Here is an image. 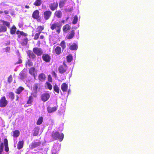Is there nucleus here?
<instances>
[{
  "label": "nucleus",
  "mask_w": 154,
  "mask_h": 154,
  "mask_svg": "<svg viewBox=\"0 0 154 154\" xmlns=\"http://www.w3.org/2000/svg\"><path fill=\"white\" fill-rule=\"evenodd\" d=\"M68 67L65 63H63V64L59 66L58 70L60 74H64L66 73V74L69 73V71H67Z\"/></svg>",
  "instance_id": "f257e3e1"
},
{
  "label": "nucleus",
  "mask_w": 154,
  "mask_h": 154,
  "mask_svg": "<svg viewBox=\"0 0 154 154\" xmlns=\"http://www.w3.org/2000/svg\"><path fill=\"white\" fill-rule=\"evenodd\" d=\"M41 144V141L38 140H35L33 141L29 145L30 149H32L34 148L38 147Z\"/></svg>",
  "instance_id": "f03ea898"
},
{
  "label": "nucleus",
  "mask_w": 154,
  "mask_h": 154,
  "mask_svg": "<svg viewBox=\"0 0 154 154\" xmlns=\"http://www.w3.org/2000/svg\"><path fill=\"white\" fill-rule=\"evenodd\" d=\"M53 137L55 139H58L60 141H61L64 137L63 133L60 134L59 132H56L53 134Z\"/></svg>",
  "instance_id": "7ed1b4c3"
},
{
  "label": "nucleus",
  "mask_w": 154,
  "mask_h": 154,
  "mask_svg": "<svg viewBox=\"0 0 154 154\" xmlns=\"http://www.w3.org/2000/svg\"><path fill=\"white\" fill-rule=\"evenodd\" d=\"M61 27V25L60 23L56 22L52 24L51 26V29L52 30H54L56 28H57V32L59 33L60 31V28Z\"/></svg>",
  "instance_id": "20e7f679"
},
{
  "label": "nucleus",
  "mask_w": 154,
  "mask_h": 154,
  "mask_svg": "<svg viewBox=\"0 0 154 154\" xmlns=\"http://www.w3.org/2000/svg\"><path fill=\"white\" fill-rule=\"evenodd\" d=\"M8 101L6 100L5 96L2 97L0 100V107H4L8 104Z\"/></svg>",
  "instance_id": "39448f33"
},
{
  "label": "nucleus",
  "mask_w": 154,
  "mask_h": 154,
  "mask_svg": "<svg viewBox=\"0 0 154 154\" xmlns=\"http://www.w3.org/2000/svg\"><path fill=\"white\" fill-rule=\"evenodd\" d=\"M50 97V95L48 93L43 94L41 96V100L45 102L47 101Z\"/></svg>",
  "instance_id": "423d86ee"
},
{
  "label": "nucleus",
  "mask_w": 154,
  "mask_h": 154,
  "mask_svg": "<svg viewBox=\"0 0 154 154\" xmlns=\"http://www.w3.org/2000/svg\"><path fill=\"white\" fill-rule=\"evenodd\" d=\"M52 12L50 11H45L43 13L44 18L45 20L49 19L51 16Z\"/></svg>",
  "instance_id": "0eeeda50"
},
{
  "label": "nucleus",
  "mask_w": 154,
  "mask_h": 154,
  "mask_svg": "<svg viewBox=\"0 0 154 154\" xmlns=\"http://www.w3.org/2000/svg\"><path fill=\"white\" fill-rule=\"evenodd\" d=\"M33 51L35 54L38 56H40L43 53L41 48H35L33 49Z\"/></svg>",
  "instance_id": "6e6552de"
},
{
  "label": "nucleus",
  "mask_w": 154,
  "mask_h": 154,
  "mask_svg": "<svg viewBox=\"0 0 154 154\" xmlns=\"http://www.w3.org/2000/svg\"><path fill=\"white\" fill-rule=\"evenodd\" d=\"M42 58L44 61L47 63L49 62L51 59L50 56L48 54H43Z\"/></svg>",
  "instance_id": "1a4fd4ad"
},
{
  "label": "nucleus",
  "mask_w": 154,
  "mask_h": 154,
  "mask_svg": "<svg viewBox=\"0 0 154 154\" xmlns=\"http://www.w3.org/2000/svg\"><path fill=\"white\" fill-rule=\"evenodd\" d=\"M40 84L38 83L34 84L33 86V91L35 94L37 93L38 89L40 88Z\"/></svg>",
  "instance_id": "9d476101"
},
{
  "label": "nucleus",
  "mask_w": 154,
  "mask_h": 154,
  "mask_svg": "<svg viewBox=\"0 0 154 154\" xmlns=\"http://www.w3.org/2000/svg\"><path fill=\"white\" fill-rule=\"evenodd\" d=\"M57 105L56 106H54V107H51L48 106L47 108V110L48 113L53 112L57 110Z\"/></svg>",
  "instance_id": "9b49d317"
},
{
  "label": "nucleus",
  "mask_w": 154,
  "mask_h": 154,
  "mask_svg": "<svg viewBox=\"0 0 154 154\" xmlns=\"http://www.w3.org/2000/svg\"><path fill=\"white\" fill-rule=\"evenodd\" d=\"M58 6V3L57 2H54L52 3L50 5L49 7L50 9L52 11L55 10Z\"/></svg>",
  "instance_id": "f8f14e48"
},
{
  "label": "nucleus",
  "mask_w": 154,
  "mask_h": 154,
  "mask_svg": "<svg viewBox=\"0 0 154 154\" xmlns=\"http://www.w3.org/2000/svg\"><path fill=\"white\" fill-rule=\"evenodd\" d=\"M60 145L59 143H55L54 145L52 150L58 152L60 149Z\"/></svg>",
  "instance_id": "ddd939ff"
},
{
  "label": "nucleus",
  "mask_w": 154,
  "mask_h": 154,
  "mask_svg": "<svg viewBox=\"0 0 154 154\" xmlns=\"http://www.w3.org/2000/svg\"><path fill=\"white\" fill-rule=\"evenodd\" d=\"M29 73L34 77L35 79V68L32 67L30 68L29 69Z\"/></svg>",
  "instance_id": "4468645a"
},
{
  "label": "nucleus",
  "mask_w": 154,
  "mask_h": 154,
  "mask_svg": "<svg viewBox=\"0 0 154 154\" xmlns=\"http://www.w3.org/2000/svg\"><path fill=\"white\" fill-rule=\"evenodd\" d=\"M46 78L45 75L43 73L40 74L38 76V79L41 82L44 81Z\"/></svg>",
  "instance_id": "2eb2a0df"
},
{
  "label": "nucleus",
  "mask_w": 154,
  "mask_h": 154,
  "mask_svg": "<svg viewBox=\"0 0 154 154\" xmlns=\"http://www.w3.org/2000/svg\"><path fill=\"white\" fill-rule=\"evenodd\" d=\"M39 12L38 10H36L33 13L32 17L33 18L37 19L39 17Z\"/></svg>",
  "instance_id": "dca6fc26"
},
{
  "label": "nucleus",
  "mask_w": 154,
  "mask_h": 154,
  "mask_svg": "<svg viewBox=\"0 0 154 154\" xmlns=\"http://www.w3.org/2000/svg\"><path fill=\"white\" fill-rule=\"evenodd\" d=\"M68 86L66 83H63L61 85V88L63 92L66 91L68 88Z\"/></svg>",
  "instance_id": "f3484780"
},
{
  "label": "nucleus",
  "mask_w": 154,
  "mask_h": 154,
  "mask_svg": "<svg viewBox=\"0 0 154 154\" xmlns=\"http://www.w3.org/2000/svg\"><path fill=\"white\" fill-rule=\"evenodd\" d=\"M54 15L58 18H60L62 16V12L60 11H57L55 12Z\"/></svg>",
  "instance_id": "a211bd4d"
},
{
  "label": "nucleus",
  "mask_w": 154,
  "mask_h": 154,
  "mask_svg": "<svg viewBox=\"0 0 154 154\" xmlns=\"http://www.w3.org/2000/svg\"><path fill=\"white\" fill-rule=\"evenodd\" d=\"M4 143L5 146V150L6 152H8L9 151V148L8 146V141L7 139H5L4 140Z\"/></svg>",
  "instance_id": "6ab92c4d"
},
{
  "label": "nucleus",
  "mask_w": 154,
  "mask_h": 154,
  "mask_svg": "<svg viewBox=\"0 0 154 154\" xmlns=\"http://www.w3.org/2000/svg\"><path fill=\"white\" fill-rule=\"evenodd\" d=\"M77 45L75 43L70 45L69 47V48L72 50H76L77 49Z\"/></svg>",
  "instance_id": "aec40b11"
},
{
  "label": "nucleus",
  "mask_w": 154,
  "mask_h": 154,
  "mask_svg": "<svg viewBox=\"0 0 154 154\" xmlns=\"http://www.w3.org/2000/svg\"><path fill=\"white\" fill-rule=\"evenodd\" d=\"M24 142L23 141H20L18 142L17 146V148L19 149H22L23 145Z\"/></svg>",
  "instance_id": "412c9836"
},
{
  "label": "nucleus",
  "mask_w": 154,
  "mask_h": 154,
  "mask_svg": "<svg viewBox=\"0 0 154 154\" xmlns=\"http://www.w3.org/2000/svg\"><path fill=\"white\" fill-rule=\"evenodd\" d=\"M6 96L7 98H11L12 100L14 99V94L12 92L7 94Z\"/></svg>",
  "instance_id": "4be33fe9"
},
{
  "label": "nucleus",
  "mask_w": 154,
  "mask_h": 154,
  "mask_svg": "<svg viewBox=\"0 0 154 154\" xmlns=\"http://www.w3.org/2000/svg\"><path fill=\"white\" fill-rule=\"evenodd\" d=\"M70 29V26L69 24H66L63 27V30L64 32H66Z\"/></svg>",
  "instance_id": "5701e85b"
},
{
  "label": "nucleus",
  "mask_w": 154,
  "mask_h": 154,
  "mask_svg": "<svg viewBox=\"0 0 154 154\" xmlns=\"http://www.w3.org/2000/svg\"><path fill=\"white\" fill-rule=\"evenodd\" d=\"M45 87L50 90H51L52 88V85L48 82H47L45 83Z\"/></svg>",
  "instance_id": "b1692460"
},
{
  "label": "nucleus",
  "mask_w": 154,
  "mask_h": 154,
  "mask_svg": "<svg viewBox=\"0 0 154 154\" xmlns=\"http://www.w3.org/2000/svg\"><path fill=\"white\" fill-rule=\"evenodd\" d=\"M55 51L56 54L59 55L60 54L61 52V49L60 47L59 46H57L56 48Z\"/></svg>",
  "instance_id": "393cba45"
},
{
  "label": "nucleus",
  "mask_w": 154,
  "mask_h": 154,
  "mask_svg": "<svg viewBox=\"0 0 154 154\" xmlns=\"http://www.w3.org/2000/svg\"><path fill=\"white\" fill-rule=\"evenodd\" d=\"M7 30V27L4 25L0 26V32H5Z\"/></svg>",
  "instance_id": "a878e982"
},
{
  "label": "nucleus",
  "mask_w": 154,
  "mask_h": 154,
  "mask_svg": "<svg viewBox=\"0 0 154 154\" xmlns=\"http://www.w3.org/2000/svg\"><path fill=\"white\" fill-rule=\"evenodd\" d=\"M75 34V32L74 30L72 31L71 33L69 34V35L67 37V38L68 39H70L72 38L74 36Z\"/></svg>",
  "instance_id": "bb28decb"
},
{
  "label": "nucleus",
  "mask_w": 154,
  "mask_h": 154,
  "mask_svg": "<svg viewBox=\"0 0 154 154\" xmlns=\"http://www.w3.org/2000/svg\"><path fill=\"white\" fill-rule=\"evenodd\" d=\"M42 0H36L33 4V5L36 6H40L42 3Z\"/></svg>",
  "instance_id": "cd10ccee"
},
{
  "label": "nucleus",
  "mask_w": 154,
  "mask_h": 154,
  "mask_svg": "<svg viewBox=\"0 0 154 154\" xmlns=\"http://www.w3.org/2000/svg\"><path fill=\"white\" fill-rule=\"evenodd\" d=\"M19 76L20 79H23L25 78V77L26 76V74L24 72L22 71L20 73L19 75Z\"/></svg>",
  "instance_id": "c85d7f7f"
},
{
  "label": "nucleus",
  "mask_w": 154,
  "mask_h": 154,
  "mask_svg": "<svg viewBox=\"0 0 154 154\" xmlns=\"http://www.w3.org/2000/svg\"><path fill=\"white\" fill-rule=\"evenodd\" d=\"M43 117H40L38 119L36 123L37 125H40L43 122Z\"/></svg>",
  "instance_id": "c756f323"
},
{
  "label": "nucleus",
  "mask_w": 154,
  "mask_h": 154,
  "mask_svg": "<svg viewBox=\"0 0 154 154\" xmlns=\"http://www.w3.org/2000/svg\"><path fill=\"white\" fill-rule=\"evenodd\" d=\"M16 28L14 26H13L11 29V33L13 34H14L16 32Z\"/></svg>",
  "instance_id": "7c9ffc66"
},
{
  "label": "nucleus",
  "mask_w": 154,
  "mask_h": 154,
  "mask_svg": "<svg viewBox=\"0 0 154 154\" xmlns=\"http://www.w3.org/2000/svg\"><path fill=\"white\" fill-rule=\"evenodd\" d=\"M66 59L67 61L68 62H71L72 61V56L71 54L68 55L66 57Z\"/></svg>",
  "instance_id": "2f4dec72"
},
{
  "label": "nucleus",
  "mask_w": 154,
  "mask_h": 154,
  "mask_svg": "<svg viewBox=\"0 0 154 154\" xmlns=\"http://www.w3.org/2000/svg\"><path fill=\"white\" fill-rule=\"evenodd\" d=\"M54 91H55L57 93H59V87H58L56 84H55L54 87Z\"/></svg>",
  "instance_id": "473e14b6"
},
{
  "label": "nucleus",
  "mask_w": 154,
  "mask_h": 154,
  "mask_svg": "<svg viewBox=\"0 0 154 154\" xmlns=\"http://www.w3.org/2000/svg\"><path fill=\"white\" fill-rule=\"evenodd\" d=\"M24 89V88L23 87H20L17 90L16 93L17 94H20L22 91Z\"/></svg>",
  "instance_id": "72a5a7b5"
},
{
  "label": "nucleus",
  "mask_w": 154,
  "mask_h": 154,
  "mask_svg": "<svg viewBox=\"0 0 154 154\" xmlns=\"http://www.w3.org/2000/svg\"><path fill=\"white\" fill-rule=\"evenodd\" d=\"M20 134V131L18 130H16L14 131V137H17Z\"/></svg>",
  "instance_id": "f704fd0d"
},
{
  "label": "nucleus",
  "mask_w": 154,
  "mask_h": 154,
  "mask_svg": "<svg viewBox=\"0 0 154 154\" xmlns=\"http://www.w3.org/2000/svg\"><path fill=\"white\" fill-rule=\"evenodd\" d=\"M28 55L30 58V57H31V58L32 59L35 58L36 57L35 54L31 52H29V53L28 54Z\"/></svg>",
  "instance_id": "c9c22d12"
},
{
  "label": "nucleus",
  "mask_w": 154,
  "mask_h": 154,
  "mask_svg": "<svg viewBox=\"0 0 154 154\" xmlns=\"http://www.w3.org/2000/svg\"><path fill=\"white\" fill-rule=\"evenodd\" d=\"M78 20V17L77 16H75L74 17V19L72 23L73 24H75Z\"/></svg>",
  "instance_id": "e433bc0d"
},
{
  "label": "nucleus",
  "mask_w": 154,
  "mask_h": 154,
  "mask_svg": "<svg viewBox=\"0 0 154 154\" xmlns=\"http://www.w3.org/2000/svg\"><path fill=\"white\" fill-rule=\"evenodd\" d=\"M33 97L32 96H30L29 97L28 100L27 101V104H31L33 101Z\"/></svg>",
  "instance_id": "4c0bfd02"
},
{
  "label": "nucleus",
  "mask_w": 154,
  "mask_h": 154,
  "mask_svg": "<svg viewBox=\"0 0 154 154\" xmlns=\"http://www.w3.org/2000/svg\"><path fill=\"white\" fill-rule=\"evenodd\" d=\"M64 1L63 0L61 1L59 3V7L61 8L63 7L64 5Z\"/></svg>",
  "instance_id": "58836bf2"
},
{
  "label": "nucleus",
  "mask_w": 154,
  "mask_h": 154,
  "mask_svg": "<svg viewBox=\"0 0 154 154\" xmlns=\"http://www.w3.org/2000/svg\"><path fill=\"white\" fill-rule=\"evenodd\" d=\"M60 45L63 49H64L66 48L65 42L64 41H62L60 43Z\"/></svg>",
  "instance_id": "ea45409f"
},
{
  "label": "nucleus",
  "mask_w": 154,
  "mask_h": 154,
  "mask_svg": "<svg viewBox=\"0 0 154 154\" xmlns=\"http://www.w3.org/2000/svg\"><path fill=\"white\" fill-rule=\"evenodd\" d=\"M28 40L27 38H24L23 40V41L22 43V44L23 45H26L27 43Z\"/></svg>",
  "instance_id": "a19ab883"
},
{
  "label": "nucleus",
  "mask_w": 154,
  "mask_h": 154,
  "mask_svg": "<svg viewBox=\"0 0 154 154\" xmlns=\"http://www.w3.org/2000/svg\"><path fill=\"white\" fill-rule=\"evenodd\" d=\"M40 34V32H38V33H36L35 35L34 39L35 40H37Z\"/></svg>",
  "instance_id": "79ce46f5"
},
{
  "label": "nucleus",
  "mask_w": 154,
  "mask_h": 154,
  "mask_svg": "<svg viewBox=\"0 0 154 154\" xmlns=\"http://www.w3.org/2000/svg\"><path fill=\"white\" fill-rule=\"evenodd\" d=\"M4 25H6L8 27H9L10 26V23L9 22L4 21L3 22Z\"/></svg>",
  "instance_id": "37998d69"
},
{
  "label": "nucleus",
  "mask_w": 154,
  "mask_h": 154,
  "mask_svg": "<svg viewBox=\"0 0 154 154\" xmlns=\"http://www.w3.org/2000/svg\"><path fill=\"white\" fill-rule=\"evenodd\" d=\"M44 29V28L43 27L41 26H38L37 28V30H38V31L39 32H40V33H41V31L43 29Z\"/></svg>",
  "instance_id": "c03bdc74"
},
{
  "label": "nucleus",
  "mask_w": 154,
  "mask_h": 154,
  "mask_svg": "<svg viewBox=\"0 0 154 154\" xmlns=\"http://www.w3.org/2000/svg\"><path fill=\"white\" fill-rule=\"evenodd\" d=\"M26 65H28L29 66H30L32 65V63L29 60H28V61L26 62Z\"/></svg>",
  "instance_id": "a18cd8bd"
},
{
  "label": "nucleus",
  "mask_w": 154,
  "mask_h": 154,
  "mask_svg": "<svg viewBox=\"0 0 154 154\" xmlns=\"http://www.w3.org/2000/svg\"><path fill=\"white\" fill-rule=\"evenodd\" d=\"M66 74H64L63 75H60V79L62 80H64L66 79Z\"/></svg>",
  "instance_id": "49530a36"
},
{
  "label": "nucleus",
  "mask_w": 154,
  "mask_h": 154,
  "mask_svg": "<svg viewBox=\"0 0 154 154\" xmlns=\"http://www.w3.org/2000/svg\"><path fill=\"white\" fill-rule=\"evenodd\" d=\"M48 80L49 82H52L53 79L52 77L50 75H49L48 77Z\"/></svg>",
  "instance_id": "de8ad7c7"
},
{
  "label": "nucleus",
  "mask_w": 154,
  "mask_h": 154,
  "mask_svg": "<svg viewBox=\"0 0 154 154\" xmlns=\"http://www.w3.org/2000/svg\"><path fill=\"white\" fill-rule=\"evenodd\" d=\"M4 148V143H2L1 144L0 146V151L2 152Z\"/></svg>",
  "instance_id": "09e8293b"
},
{
  "label": "nucleus",
  "mask_w": 154,
  "mask_h": 154,
  "mask_svg": "<svg viewBox=\"0 0 154 154\" xmlns=\"http://www.w3.org/2000/svg\"><path fill=\"white\" fill-rule=\"evenodd\" d=\"M12 77L11 75H10L8 79V81L9 82L11 83L12 81Z\"/></svg>",
  "instance_id": "8fccbe9b"
},
{
  "label": "nucleus",
  "mask_w": 154,
  "mask_h": 154,
  "mask_svg": "<svg viewBox=\"0 0 154 154\" xmlns=\"http://www.w3.org/2000/svg\"><path fill=\"white\" fill-rule=\"evenodd\" d=\"M52 75L53 77L55 78L57 76V74L54 71H53L52 72Z\"/></svg>",
  "instance_id": "3c124183"
},
{
  "label": "nucleus",
  "mask_w": 154,
  "mask_h": 154,
  "mask_svg": "<svg viewBox=\"0 0 154 154\" xmlns=\"http://www.w3.org/2000/svg\"><path fill=\"white\" fill-rule=\"evenodd\" d=\"M10 48L9 47H7L5 48V51L6 52H8L10 50Z\"/></svg>",
  "instance_id": "603ef678"
},
{
  "label": "nucleus",
  "mask_w": 154,
  "mask_h": 154,
  "mask_svg": "<svg viewBox=\"0 0 154 154\" xmlns=\"http://www.w3.org/2000/svg\"><path fill=\"white\" fill-rule=\"evenodd\" d=\"M52 154H57L58 152L54 151V150H52Z\"/></svg>",
  "instance_id": "864d4df0"
},
{
  "label": "nucleus",
  "mask_w": 154,
  "mask_h": 154,
  "mask_svg": "<svg viewBox=\"0 0 154 154\" xmlns=\"http://www.w3.org/2000/svg\"><path fill=\"white\" fill-rule=\"evenodd\" d=\"M22 63V60L21 59H19L18 62L16 63V64H20Z\"/></svg>",
  "instance_id": "5fc2aeb1"
},
{
  "label": "nucleus",
  "mask_w": 154,
  "mask_h": 154,
  "mask_svg": "<svg viewBox=\"0 0 154 154\" xmlns=\"http://www.w3.org/2000/svg\"><path fill=\"white\" fill-rule=\"evenodd\" d=\"M39 128H35V131H36L37 132V133L38 132V131H39Z\"/></svg>",
  "instance_id": "6e6d98bb"
},
{
  "label": "nucleus",
  "mask_w": 154,
  "mask_h": 154,
  "mask_svg": "<svg viewBox=\"0 0 154 154\" xmlns=\"http://www.w3.org/2000/svg\"><path fill=\"white\" fill-rule=\"evenodd\" d=\"M44 38V36L43 35H41L40 37V38L41 39H43Z\"/></svg>",
  "instance_id": "4d7b16f0"
},
{
  "label": "nucleus",
  "mask_w": 154,
  "mask_h": 154,
  "mask_svg": "<svg viewBox=\"0 0 154 154\" xmlns=\"http://www.w3.org/2000/svg\"><path fill=\"white\" fill-rule=\"evenodd\" d=\"M1 5L4 6H7V5L5 3H2Z\"/></svg>",
  "instance_id": "13d9d810"
},
{
  "label": "nucleus",
  "mask_w": 154,
  "mask_h": 154,
  "mask_svg": "<svg viewBox=\"0 0 154 154\" xmlns=\"http://www.w3.org/2000/svg\"><path fill=\"white\" fill-rule=\"evenodd\" d=\"M20 34L21 35H26V34H25V33H24L23 32H20Z\"/></svg>",
  "instance_id": "bf43d9fd"
},
{
  "label": "nucleus",
  "mask_w": 154,
  "mask_h": 154,
  "mask_svg": "<svg viewBox=\"0 0 154 154\" xmlns=\"http://www.w3.org/2000/svg\"><path fill=\"white\" fill-rule=\"evenodd\" d=\"M4 12L6 14H8V11H5Z\"/></svg>",
  "instance_id": "052dcab7"
},
{
  "label": "nucleus",
  "mask_w": 154,
  "mask_h": 154,
  "mask_svg": "<svg viewBox=\"0 0 154 154\" xmlns=\"http://www.w3.org/2000/svg\"><path fill=\"white\" fill-rule=\"evenodd\" d=\"M71 92V90L70 89H69L68 91V94H70V93Z\"/></svg>",
  "instance_id": "680f3d73"
},
{
  "label": "nucleus",
  "mask_w": 154,
  "mask_h": 154,
  "mask_svg": "<svg viewBox=\"0 0 154 154\" xmlns=\"http://www.w3.org/2000/svg\"><path fill=\"white\" fill-rule=\"evenodd\" d=\"M25 8H29V6L26 5L25 6Z\"/></svg>",
  "instance_id": "e2e57ef3"
},
{
  "label": "nucleus",
  "mask_w": 154,
  "mask_h": 154,
  "mask_svg": "<svg viewBox=\"0 0 154 154\" xmlns=\"http://www.w3.org/2000/svg\"><path fill=\"white\" fill-rule=\"evenodd\" d=\"M3 13V12L2 11H0V14H2Z\"/></svg>",
  "instance_id": "0e129e2a"
},
{
  "label": "nucleus",
  "mask_w": 154,
  "mask_h": 154,
  "mask_svg": "<svg viewBox=\"0 0 154 154\" xmlns=\"http://www.w3.org/2000/svg\"><path fill=\"white\" fill-rule=\"evenodd\" d=\"M7 43L9 45L10 44V42H7Z\"/></svg>",
  "instance_id": "69168bd1"
},
{
  "label": "nucleus",
  "mask_w": 154,
  "mask_h": 154,
  "mask_svg": "<svg viewBox=\"0 0 154 154\" xmlns=\"http://www.w3.org/2000/svg\"><path fill=\"white\" fill-rule=\"evenodd\" d=\"M7 43L9 45L10 44V42H7Z\"/></svg>",
  "instance_id": "338daca9"
},
{
  "label": "nucleus",
  "mask_w": 154,
  "mask_h": 154,
  "mask_svg": "<svg viewBox=\"0 0 154 154\" xmlns=\"http://www.w3.org/2000/svg\"><path fill=\"white\" fill-rule=\"evenodd\" d=\"M2 152L0 151V154H2Z\"/></svg>",
  "instance_id": "774afa93"
}]
</instances>
